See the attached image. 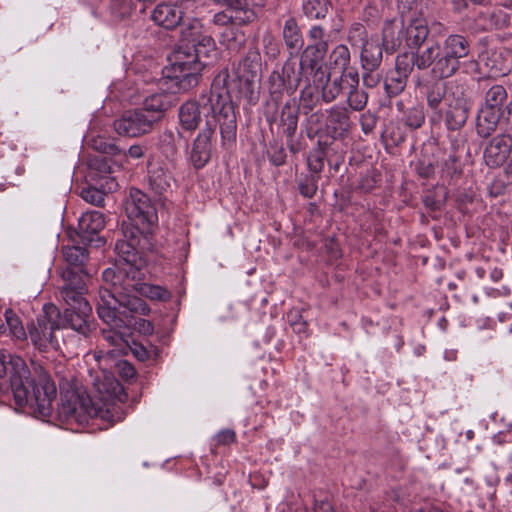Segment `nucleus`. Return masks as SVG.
I'll use <instances>...</instances> for the list:
<instances>
[{
	"instance_id": "44",
	"label": "nucleus",
	"mask_w": 512,
	"mask_h": 512,
	"mask_svg": "<svg viewBox=\"0 0 512 512\" xmlns=\"http://www.w3.org/2000/svg\"><path fill=\"white\" fill-rule=\"evenodd\" d=\"M111 9L115 16L119 18H125L129 16L133 10L129 0H113Z\"/></svg>"
},
{
	"instance_id": "38",
	"label": "nucleus",
	"mask_w": 512,
	"mask_h": 512,
	"mask_svg": "<svg viewBox=\"0 0 512 512\" xmlns=\"http://www.w3.org/2000/svg\"><path fill=\"white\" fill-rule=\"evenodd\" d=\"M303 11L311 19H320L326 16L328 8L324 0H306Z\"/></svg>"
},
{
	"instance_id": "1",
	"label": "nucleus",
	"mask_w": 512,
	"mask_h": 512,
	"mask_svg": "<svg viewBox=\"0 0 512 512\" xmlns=\"http://www.w3.org/2000/svg\"><path fill=\"white\" fill-rule=\"evenodd\" d=\"M101 403L93 401L81 387L69 386L61 391V402L58 416L68 423L85 424L89 419H100L113 425L124 419L123 409L116 403L127 399L120 383L110 376H105L104 382L95 384Z\"/></svg>"
},
{
	"instance_id": "26",
	"label": "nucleus",
	"mask_w": 512,
	"mask_h": 512,
	"mask_svg": "<svg viewBox=\"0 0 512 512\" xmlns=\"http://www.w3.org/2000/svg\"><path fill=\"white\" fill-rule=\"evenodd\" d=\"M283 39L286 46L291 50H299L303 46V37L296 20L288 18L283 26Z\"/></svg>"
},
{
	"instance_id": "7",
	"label": "nucleus",
	"mask_w": 512,
	"mask_h": 512,
	"mask_svg": "<svg viewBox=\"0 0 512 512\" xmlns=\"http://www.w3.org/2000/svg\"><path fill=\"white\" fill-rule=\"evenodd\" d=\"M64 285L60 294L67 308L61 317L69 323V327L83 336H87L92 330L91 306L84 298L87 291L86 285L80 275L71 268L62 273Z\"/></svg>"
},
{
	"instance_id": "57",
	"label": "nucleus",
	"mask_w": 512,
	"mask_h": 512,
	"mask_svg": "<svg viewBox=\"0 0 512 512\" xmlns=\"http://www.w3.org/2000/svg\"><path fill=\"white\" fill-rule=\"evenodd\" d=\"M138 331L143 335H151L154 331L153 324L145 319H140L137 323Z\"/></svg>"
},
{
	"instance_id": "22",
	"label": "nucleus",
	"mask_w": 512,
	"mask_h": 512,
	"mask_svg": "<svg viewBox=\"0 0 512 512\" xmlns=\"http://www.w3.org/2000/svg\"><path fill=\"white\" fill-rule=\"evenodd\" d=\"M260 66L259 53L249 51L237 67V77L245 84L251 85L259 78Z\"/></svg>"
},
{
	"instance_id": "6",
	"label": "nucleus",
	"mask_w": 512,
	"mask_h": 512,
	"mask_svg": "<svg viewBox=\"0 0 512 512\" xmlns=\"http://www.w3.org/2000/svg\"><path fill=\"white\" fill-rule=\"evenodd\" d=\"M106 287L99 292L97 312L99 317L113 329L126 326L124 318L127 312L147 315L149 307L138 296L130 295L124 291L119 282H104Z\"/></svg>"
},
{
	"instance_id": "43",
	"label": "nucleus",
	"mask_w": 512,
	"mask_h": 512,
	"mask_svg": "<svg viewBox=\"0 0 512 512\" xmlns=\"http://www.w3.org/2000/svg\"><path fill=\"white\" fill-rule=\"evenodd\" d=\"M81 197L90 204L100 206L104 202V194L94 187L83 188Z\"/></svg>"
},
{
	"instance_id": "60",
	"label": "nucleus",
	"mask_w": 512,
	"mask_h": 512,
	"mask_svg": "<svg viewBox=\"0 0 512 512\" xmlns=\"http://www.w3.org/2000/svg\"><path fill=\"white\" fill-rule=\"evenodd\" d=\"M375 184H376L375 178L372 175H367L362 178V180L360 182V187L365 191H369L374 188Z\"/></svg>"
},
{
	"instance_id": "42",
	"label": "nucleus",
	"mask_w": 512,
	"mask_h": 512,
	"mask_svg": "<svg viewBox=\"0 0 512 512\" xmlns=\"http://www.w3.org/2000/svg\"><path fill=\"white\" fill-rule=\"evenodd\" d=\"M425 116L421 107L415 106L408 110L405 116V124L412 129L419 128L424 122Z\"/></svg>"
},
{
	"instance_id": "40",
	"label": "nucleus",
	"mask_w": 512,
	"mask_h": 512,
	"mask_svg": "<svg viewBox=\"0 0 512 512\" xmlns=\"http://www.w3.org/2000/svg\"><path fill=\"white\" fill-rule=\"evenodd\" d=\"M312 75L315 88H322L330 80V73L322 65L307 68V76ZM309 83L308 77H302V81Z\"/></svg>"
},
{
	"instance_id": "14",
	"label": "nucleus",
	"mask_w": 512,
	"mask_h": 512,
	"mask_svg": "<svg viewBox=\"0 0 512 512\" xmlns=\"http://www.w3.org/2000/svg\"><path fill=\"white\" fill-rule=\"evenodd\" d=\"M130 276L120 281L125 292L130 295L139 294L151 300L168 301L171 293L162 286L152 285L143 282L144 273L141 269L128 266Z\"/></svg>"
},
{
	"instance_id": "59",
	"label": "nucleus",
	"mask_w": 512,
	"mask_h": 512,
	"mask_svg": "<svg viewBox=\"0 0 512 512\" xmlns=\"http://www.w3.org/2000/svg\"><path fill=\"white\" fill-rule=\"evenodd\" d=\"M144 151H145V148L141 145H132L129 149H128V156L133 158V159H139V158H142L144 156Z\"/></svg>"
},
{
	"instance_id": "12",
	"label": "nucleus",
	"mask_w": 512,
	"mask_h": 512,
	"mask_svg": "<svg viewBox=\"0 0 512 512\" xmlns=\"http://www.w3.org/2000/svg\"><path fill=\"white\" fill-rule=\"evenodd\" d=\"M348 41L353 47L361 49L360 62L364 71H376L380 67L384 45L378 37H368L365 27L357 23L350 28Z\"/></svg>"
},
{
	"instance_id": "54",
	"label": "nucleus",
	"mask_w": 512,
	"mask_h": 512,
	"mask_svg": "<svg viewBox=\"0 0 512 512\" xmlns=\"http://www.w3.org/2000/svg\"><path fill=\"white\" fill-rule=\"evenodd\" d=\"M479 27L483 30H491L493 28L498 27V23L493 20V16L486 17L484 13L481 12V16L479 18Z\"/></svg>"
},
{
	"instance_id": "21",
	"label": "nucleus",
	"mask_w": 512,
	"mask_h": 512,
	"mask_svg": "<svg viewBox=\"0 0 512 512\" xmlns=\"http://www.w3.org/2000/svg\"><path fill=\"white\" fill-rule=\"evenodd\" d=\"M172 175L163 164L151 162L148 165V183L156 194H164L171 187Z\"/></svg>"
},
{
	"instance_id": "18",
	"label": "nucleus",
	"mask_w": 512,
	"mask_h": 512,
	"mask_svg": "<svg viewBox=\"0 0 512 512\" xmlns=\"http://www.w3.org/2000/svg\"><path fill=\"white\" fill-rule=\"evenodd\" d=\"M153 22L165 29L176 28L183 21V10L176 4L160 3L152 11Z\"/></svg>"
},
{
	"instance_id": "19",
	"label": "nucleus",
	"mask_w": 512,
	"mask_h": 512,
	"mask_svg": "<svg viewBox=\"0 0 512 512\" xmlns=\"http://www.w3.org/2000/svg\"><path fill=\"white\" fill-rule=\"evenodd\" d=\"M511 152V140L505 136L494 137L484 151V159L488 166L502 165Z\"/></svg>"
},
{
	"instance_id": "20",
	"label": "nucleus",
	"mask_w": 512,
	"mask_h": 512,
	"mask_svg": "<svg viewBox=\"0 0 512 512\" xmlns=\"http://www.w3.org/2000/svg\"><path fill=\"white\" fill-rule=\"evenodd\" d=\"M504 113L505 110L480 106L476 123L477 133L481 137L490 136L496 130Z\"/></svg>"
},
{
	"instance_id": "27",
	"label": "nucleus",
	"mask_w": 512,
	"mask_h": 512,
	"mask_svg": "<svg viewBox=\"0 0 512 512\" xmlns=\"http://www.w3.org/2000/svg\"><path fill=\"white\" fill-rule=\"evenodd\" d=\"M170 106L168 95L164 93H154L144 99L142 111L149 115H156L157 121L161 118L162 113Z\"/></svg>"
},
{
	"instance_id": "39",
	"label": "nucleus",
	"mask_w": 512,
	"mask_h": 512,
	"mask_svg": "<svg viewBox=\"0 0 512 512\" xmlns=\"http://www.w3.org/2000/svg\"><path fill=\"white\" fill-rule=\"evenodd\" d=\"M359 73L355 68H350L349 71H341L338 78L333 79L331 82L336 84V87L342 91H348L349 87H355L359 84Z\"/></svg>"
},
{
	"instance_id": "61",
	"label": "nucleus",
	"mask_w": 512,
	"mask_h": 512,
	"mask_svg": "<svg viewBox=\"0 0 512 512\" xmlns=\"http://www.w3.org/2000/svg\"><path fill=\"white\" fill-rule=\"evenodd\" d=\"M314 512H333L329 502H317L314 506Z\"/></svg>"
},
{
	"instance_id": "53",
	"label": "nucleus",
	"mask_w": 512,
	"mask_h": 512,
	"mask_svg": "<svg viewBox=\"0 0 512 512\" xmlns=\"http://www.w3.org/2000/svg\"><path fill=\"white\" fill-rule=\"evenodd\" d=\"M299 190L300 193L306 198H312L317 191V185L315 184V182L301 183L299 186Z\"/></svg>"
},
{
	"instance_id": "24",
	"label": "nucleus",
	"mask_w": 512,
	"mask_h": 512,
	"mask_svg": "<svg viewBox=\"0 0 512 512\" xmlns=\"http://www.w3.org/2000/svg\"><path fill=\"white\" fill-rule=\"evenodd\" d=\"M327 126L336 136H343L351 127L348 110L344 107L334 106L328 110Z\"/></svg>"
},
{
	"instance_id": "11",
	"label": "nucleus",
	"mask_w": 512,
	"mask_h": 512,
	"mask_svg": "<svg viewBox=\"0 0 512 512\" xmlns=\"http://www.w3.org/2000/svg\"><path fill=\"white\" fill-rule=\"evenodd\" d=\"M125 212L129 225L142 233H152L158 223V215L151 199L137 188H131L125 200Z\"/></svg>"
},
{
	"instance_id": "56",
	"label": "nucleus",
	"mask_w": 512,
	"mask_h": 512,
	"mask_svg": "<svg viewBox=\"0 0 512 512\" xmlns=\"http://www.w3.org/2000/svg\"><path fill=\"white\" fill-rule=\"evenodd\" d=\"M324 34H325L324 29L318 25L312 26L309 31V37L314 43L320 42V41H325Z\"/></svg>"
},
{
	"instance_id": "8",
	"label": "nucleus",
	"mask_w": 512,
	"mask_h": 512,
	"mask_svg": "<svg viewBox=\"0 0 512 512\" xmlns=\"http://www.w3.org/2000/svg\"><path fill=\"white\" fill-rule=\"evenodd\" d=\"M148 234L142 233L129 225H122V238L118 239L115 244V251L120 260L103 271L102 278L104 282L115 284L116 281L118 284L119 281L130 276L128 266L142 270L143 260L140 256V249Z\"/></svg>"
},
{
	"instance_id": "9",
	"label": "nucleus",
	"mask_w": 512,
	"mask_h": 512,
	"mask_svg": "<svg viewBox=\"0 0 512 512\" xmlns=\"http://www.w3.org/2000/svg\"><path fill=\"white\" fill-rule=\"evenodd\" d=\"M429 35L428 23L423 16L401 20V26L396 20L387 21L383 27L382 40L386 51L394 52L403 43L410 49H419Z\"/></svg>"
},
{
	"instance_id": "5",
	"label": "nucleus",
	"mask_w": 512,
	"mask_h": 512,
	"mask_svg": "<svg viewBox=\"0 0 512 512\" xmlns=\"http://www.w3.org/2000/svg\"><path fill=\"white\" fill-rule=\"evenodd\" d=\"M211 37H203L202 42L192 46H181L168 58L170 64L163 70L162 87L167 86L171 93L186 91L196 86L200 72L208 63L203 58L214 52Z\"/></svg>"
},
{
	"instance_id": "23",
	"label": "nucleus",
	"mask_w": 512,
	"mask_h": 512,
	"mask_svg": "<svg viewBox=\"0 0 512 512\" xmlns=\"http://www.w3.org/2000/svg\"><path fill=\"white\" fill-rule=\"evenodd\" d=\"M104 226V215L97 210L83 213L78 221L79 232L84 240H90V236L99 233Z\"/></svg>"
},
{
	"instance_id": "48",
	"label": "nucleus",
	"mask_w": 512,
	"mask_h": 512,
	"mask_svg": "<svg viewBox=\"0 0 512 512\" xmlns=\"http://www.w3.org/2000/svg\"><path fill=\"white\" fill-rule=\"evenodd\" d=\"M118 330L119 329L113 328H111L110 330H103V338L111 346L120 347L122 345L123 337Z\"/></svg>"
},
{
	"instance_id": "3",
	"label": "nucleus",
	"mask_w": 512,
	"mask_h": 512,
	"mask_svg": "<svg viewBox=\"0 0 512 512\" xmlns=\"http://www.w3.org/2000/svg\"><path fill=\"white\" fill-rule=\"evenodd\" d=\"M12 371L6 391L11 393L17 408H29L39 417L52 413V403L56 398V385L48 371L40 364L33 363V374L23 359L10 360Z\"/></svg>"
},
{
	"instance_id": "31",
	"label": "nucleus",
	"mask_w": 512,
	"mask_h": 512,
	"mask_svg": "<svg viewBox=\"0 0 512 512\" xmlns=\"http://www.w3.org/2000/svg\"><path fill=\"white\" fill-rule=\"evenodd\" d=\"M351 55L348 47L344 44L337 45L329 55L330 65L341 71H349Z\"/></svg>"
},
{
	"instance_id": "55",
	"label": "nucleus",
	"mask_w": 512,
	"mask_h": 512,
	"mask_svg": "<svg viewBox=\"0 0 512 512\" xmlns=\"http://www.w3.org/2000/svg\"><path fill=\"white\" fill-rule=\"evenodd\" d=\"M233 16L225 12H218L213 16V23L218 26H227L232 22Z\"/></svg>"
},
{
	"instance_id": "4",
	"label": "nucleus",
	"mask_w": 512,
	"mask_h": 512,
	"mask_svg": "<svg viewBox=\"0 0 512 512\" xmlns=\"http://www.w3.org/2000/svg\"><path fill=\"white\" fill-rule=\"evenodd\" d=\"M470 45L468 40L458 34L449 35L440 45L434 42L416 53L398 55L395 69L404 76H409L413 66L419 70L430 68L431 74L441 80L453 76L460 67V59L469 54Z\"/></svg>"
},
{
	"instance_id": "51",
	"label": "nucleus",
	"mask_w": 512,
	"mask_h": 512,
	"mask_svg": "<svg viewBox=\"0 0 512 512\" xmlns=\"http://www.w3.org/2000/svg\"><path fill=\"white\" fill-rule=\"evenodd\" d=\"M381 76L375 71H364L362 75L363 84L368 88L375 87L380 82Z\"/></svg>"
},
{
	"instance_id": "25",
	"label": "nucleus",
	"mask_w": 512,
	"mask_h": 512,
	"mask_svg": "<svg viewBox=\"0 0 512 512\" xmlns=\"http://www.w3.org/2000/svg\"><path fill=\"white\" fill-rule=\"evenodd\" d=\"M481 61L484 63L488 73L493 77L506 75L509 71V66L506 64L501 51L487 52L482 56Z\"/></svg>"
},
{
	"instance_id": "46",
	"label": "nucleus",
	"mask_w": 512,
	"mask_h": 512,
	"mask_svg": "<svg viewBox=\"0 0 512 512\" xmlns=\"http://www.w3.org/2000/svg\"><path fill=\"white\" fill-rule=\"evenodd\" d=\"M316 89L317 88L312 87L308 83V85L301 92L300 100L304 104V106L309 109H312L317 98Z\"/></svg>"
},
{
	"instance_id": "49",
	"label": "nucleus",
	"mask_w": 512,
	"mask_h": 512,
	"mask_svg": "<svg viewBox=\"0 0 512 512\" xmlns=\"http://www.w3.org/2000/svg\"><path fill=\"white\" fill-rule=\"evenodd\" d=\"M360 123L362 131L368 134L372 132L376 126V117L370 112L364 113L361 115Z\"/></svg>"
},
{
	"instance_id": "32",
	"label": "nucleus",
	"mask_w": 512,
	"mask_h": 512,
	"mask_svg": "<svg viewBox=\"0 0 512 512\" xmlns=\"http://www.w3.org/2000/svg\"><path fill=\"white\" fill-rule=\"evenodd\" d=\"M407 76L400 74L399 72L391 71L384 82V88L389 97L399 95L406 87Z\"/></svg>"
},
{
	"instance_id": "13",
	"label": "nucleus",
	"mask_w": 512,
	"mask_h": 512,
	"mask_svg": "<svg viewBox=\"0 0 512 512\" xmlns=\"http://www.w3.org/2000/svg\"><path fill=\"white\" fill-rule=\"evenodd\" d=\"M157 121L156 115H149L140 109L126 111L113 123L117 134L127 137H139L149 133L153 124Z\"/></svg>"
},
{
	"instance_id": "37",
	"label": "nucleus",
	"mask_w": 512,
	"mask_h": 512,
	"mask_svg": "<svg viewBox=\"0 0 512 512\" xmlns=\"http://www.w3.org/2000/svg\"><path fill=\"white\" fill-rule=\"evenodd\" d=\"M214 4L225 6L229 9H232L235 12H243L244 18H241V21L246 22L250 21L253 17V13L249 10V1L248 0H211Z\"/></svg>"
},
{
	"instance_id": "45",
	"label": "nucleus",
	"mask_w": 512,
	"mask_h": 512,
	"mask_svg": "<svg viewBox=\"0 0 512 512\" xmlns=\"http://www.w3.org/2000/svg\"><path fill=\"white\" fill-rule=\"evenodd\" d=\"M308 167L314 173H320L324 168V156L321 151H315L308 156Z\"/></svg>"
},
{
	"instance_id": "62",
	"label": "nucleus",
	"mask_w": 512,
	"mask_h": 512,
	"mask_svg": "<svg viewBox=\"0 0 512 512\" xmlns=\"http://www.w3.org/2000/svg\"><path fill=\"white\" fill-rule=\"evenodd\" d=\"M94 148L103 153H110L115 149V146L112 144H107V143H102V142H100L98 144L97 141H95Z\"/></svg>"
},
{
	"instance_id": "2",
	"label": "nucleus",
	"mask_w": 512,
	"mask_h": 512,
	"mask_svg": "<svg viewBox=\"0 0 512 512\" xmlns=\"http://www.w3.org/2000/svg\"><path fill=\"white\" fill-rule=\"evenodd\" d=\"M229 74L226 70L219 72L208 93L202 94L199 100L187 101L179 109V120L182 128L188 131L195 130L200 123L201 116L207 120H217L223 145L232 143L236 139V115L230 100L227 81Z\"/></svg>"
},
{
	"instance_id": "28",
	"label": "nucleus",
	"mask_w": 512,
	"mask_h": 512,
	"mask_svg": "<svg viewBox=\"0 0 512 512\" xmlns=\"http://www.w3.org/2000/svg\"><path fill=\"white\" fill-rule=\"evenodd\" d=\"M507 96L504 86L493 85L485 92L481 106L507 111L506 107L504 108Z\"/></svg>"
},
{
	"instance_id": "16",
	"label": "nucleus",
	"mask_w": 512,
	"mask_h": 512,
	"mask_svg": "<svg viewBox=\"0 0 512 512\" xmlns=\"http://www.w3.org/2000/svg\"><path fill=\"white\" fill-rule=\"evenodd\" d=\"M445 120L450 130L460 129L467 121L470 111V101L464 91L457 87L456 91L450 92L446 98Z\"/></svg>"
},
{
	"instance_id": "30",
	"label": "nucleus",
	"mask_w": 512,
	"mask_h": 512,
	"mask_svg": "<svg viewBox=\"0 0 512 512\" xmlns=\"http://www.w3.org/2000/svg\"><path fill=\"white\" fill-rule=\"evenodd\" d=\"M62 254L71 267L81 268L88 259L87 250L79 246H63Z\"/></svg>"
},
{
	"instance_id": "35",
	"label": "nucleus",
	"mask_w": 512,
	"mask_h": 512,
	"mask_svg": "<svg viewBox=\"0 0 512 512\" xmlns=\"http://www.w3.org/2000/svg\"><path fill=\"white\" fill-rule=\"evenodd\" d=\"M182 36L185 40L201 43L200 37L202 36V24L199 19L192 18L183 22Z\"/></svg>"
},
{
	"instance_id": "64",
	"label": "nucleus",
	"mask_w": 512,
	"mask_h": 512,
	"mask_svg": "<svg viewBox=\"0 0 512 512\" xmlns=\"http://www.w3.org/2000/svg\"><path fill=\"white\" fill-rule=\"evenodd\" d=\"M413 512H443V511L433 505H425L421 508L415 509Z\"/></svg>"
},
{
	"instance_id": "29",
	"label": "nucleus",
	"mask_w": 512,
	"mask_h": 512,
	"mask_svg": "<svg viewBox=\"0 0 512 512\" xmlns=\"http://www.w3.org/2000/svg\"><path fill=\"white\" fill-rule=\"evenodd\" d=\"M398 11L401 20H406L408 15L412 17L425 15L428 9V0H398Z\"/></svg>"
},
{
	"instance_id": "36",
	"label": "nucleus",
	"mask_w": 512,
	"mask_h": 512,
	"mask_svg": "<svg viewBox=\"0 0 512 512\" xmlns=\"http://www.w3.org/2000/svg\"><path fill=\"white\" fill-rule=\"evenodd\" d=\"M4 316L10 334L18 340L26 339L25 329L17 314L11 309H6Z\"/></svg>"
},
{
	"instance_id": "63",
	"label": "nucleus",
	"mask_w": 512,
	"mask_h": 512,
	"mask_svg": "<svg viewBox=\"0 0 512 512\" xmlns=\"http://www.w3.org/2000/svg\"><path fill=\"white\" fill-rule=\"evenodd\" d=\"M503 278V270L501 268L495 267L490 272V279L493 282H498Z\"/></svg>"
},
{
	"instance_id": "34",
	"label": "nucleus",
	"mask_w": 512,
	"mask_h": 512,
	"mask_svg": "<svg viewBox=\"0 0 512 512\" xmlns=\"http://www.w3.org/2000/svg\"><path fill=\"white\" fill-rule=\"evenodd\" d=\"M446 86L443 82L437 81L431 83L427 87L426 97L427 103L430 108L436 109L439 107L443 99L446 98Z\"/></svg>"
},
{
	"instance_id": "41",
	"label": "nucleus",
	"mask_w": 512,
	"mask_h": 512,
	"mask_svg": "<svg viewBox=\"0 0 512 512\" xmlns=\"http://www.w3.org/2000/svg\"><path fill=\"white\" fill-rule=\"evenodd\" d=\"M288 322L293 331L299 335L306 334L308 329L307 322L303 319L299 310H291L288 315Z\"/></svg>"
},
{
	"instance_id": "10",
	"label": "nucleus",
	"mask_w": 512,
	"mask_h": 512,
	"mask_svg": "<svg viewBox=\"0 0 512 512\" xmlns=\"http://www.w3.org/2000/svg\"><path fill=\"white\" fill-rule=\"evenodd\" d=\"M66 327H69V323L61 317L59 309L53 304H46L43 313L29 326V337L33 345L41 351L56 349L58 341L54 331Z\"/></svg>"
},
{
	"instance_id": "52",
	"label": "nucleus",
	"mask_w": 512,
	"mask_h": 512,
	"mask_svg": "<svg viewBox=\"0 0 512 512\" xmlns=\"http://www.w3.org/2000/svg\"><path fill=\"white\" fill-rule=\"evenodd\" d=\"M263 43L267 54L276 56L279 53L277 42L272 35L264 36Z\"/></svg>"
},
{
	"instance_id": "33",
	"label": "nucleus",
	"mask_w": 512,
	"mask_h": 512,
	"mask_svg": "<svg viewBox=\"0 0 512 512\" xmlns=\"http://www.w3.org/2000/svg\"><path fill=\"white\" fill-rule=\"evenodd\" d=\"M368 102V94L359 88V84L355 87H349L347 91V104L354 111H362Z\"/></svg>"
},
{
	"instance_id": "17",
	"label": "nucleus",
	"mask_w": 512,
	"mask_h": 512,
	"mask_svg": "<svg viewBox=\"0 0 512 512\" xmlns=\"http://www.w3.org/2000/svg\"><path fill=\"white\" fill-rule=\"evenodd\" d=\"M327 49L328 45L326 41L312 43L307 46L299 64L300 76L293 80V85L295 87L300 85L302 82V77H307V68L321 65L320 62L326 55ZM290 84H292V82H290Z\"/></svg>"
},
{
	"instance_id": "58",
	"label": "nucleus",
	"mask_w": 512,
	"mask_h": 512,
	"mask_svg": "<svg viewBox=\"0 0 512 512\" xmlns=\"http://www.w3.org/2000/svg\"><path fill=\"white\" fill-rule=\"evenodd\" d=\"M119 367H120V370H121V374L125 378L129 379V378H133L134 377L135 369L128 362L123 361V362L119 363Z\"/></svg>"
},
{
	"instance_id": "15",
	"label": "nucleus",
	"mask_w": 512,
	"mask_h": 512,
	"mask_svg": "<svg viewBox=\"0 0 512 512\" xmlns=\"http://www.w3.org/2000/svg\"><path fill=\"white\" fill-rule=\"evenodd\" d=\"M216 126L217 120H207L205 127L192 143L189 160L196 169L203 168L211 158Z\"/></svg>"
},
{
	"instance_id": "50",
	"label": "nucleus",
	"mask_w": 512,
	"mask_h": 512,
	"mask_svg": "<svg viewBox=\"0 0 512 512\" xmlns=\"http://www.w3.org/2000/svg\"><path fill=\"white\" fill-rule=\"evenodd\" d=\"M235 438V432L230 429L220 431L215 437L217 444L221 445L231 444L235 441Z\"/></svg>"
},
{
	"instance_id": "47",
	"label": "nucleus",
	"mask_w": 512,
	"mask_h": 512,
	"mask_svg": "<svg viewBox=\"0 0 512 512\" xmlns=\"http://www.w3.org/2000/svg\"><path fill=\"white\" fill-rule=\"evenodd\" d=\"M321 89L322 97L325 102L335 100L341 93V89L336 87V84L332 83L331 80H329V82H327Z\"/></svg>"
}]
</instances>
